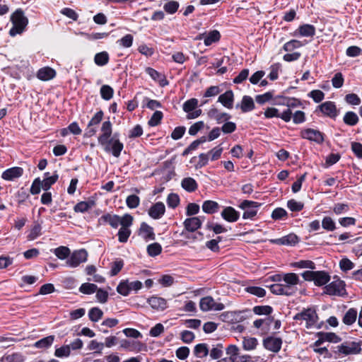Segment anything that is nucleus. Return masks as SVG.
<instances>
[{
  "instance_id": "34",
  "label": "nucleus",
  "mask_w": 362,
  "mask_h": 362,
  "mask_svg": "<svg viewBox=\"0 0 362 362\" xmlns=\"http://www.w3.org/2000/svg\"><path fill=\"white\" fill-rule=\"evenodd\" d=\"M255 104L253 99L247 95H245L242 100L241 110L243 112H249L253 110Z\"/></svg>"
},
{
  "instance_id": "40",
  "label": "nucleus",
  "mask_w": 362,
  "mask_h": 362,
  "mask_svg": "<svg viewBox=\"0 0 362 362\" xmlns=\"http://www.w3.org/2000/svg\"><path fill=\"white\" fill-rule=\"evenodd\" d=\"M220 33L217 30L211 31L204 38V44L206 46L211 45L214 42H216L220 39Z\"/></svg>"
},
{
  "instance_id": "7",
  "label": "nucleus",
  "mask_w": 362,
  "mask_h": 362,
  "mask_svg": "<svg viewBox=\"0 0 362 362\" xmlns=\"http://www.w3.org/2000/svg\"><path fill=\"white\" fill-rule=\"evenodd\" d=\"M88 258V252L86 250L81 249L74 251L69 259L66 261V264L70 267H77L81 263L86 262Z\"/></svg>"
},
{
  "instance_id": "28",
  "label": "nucleus",
  "mask_w": 362,
  "mask_h": 362,
  "mask_svg": "<svg viewBox=\"0 0 362 362\" xmlns=\"http://www.w3.org/2000/svg\"><path fill=\"white\" fill-rule=\"evenodd\" d=\"M357 315L358 313L356 309H349L343 317V322L347 325H352L356 320Z\"/></svg>"
},
{
  "instance_id": "53",
  "label": "nucleus",
  "mask_w": 362,
  "mask_h": 362,
  "mask_svg": "<svg viewBox=\"0 0 362 362\" xmlns=\"http://www.w3.org/2000/svg\"><path fill=\"white\" fill-rule=\"evenodd\" d=\"M41 226L38 223H35L30 230L28 239L29 240H33L41 235Z\"/></svg>"
},
{
  "instance_id": "9",
  "label": "nucleus",
  "mask_w": 362,
  "mask_h": 362,
  "mask_svg": "<svg viewBox=\"0 0 362 362\" xmlns=\"http://www.w3.org/2000/svg\"><path fill=\"white\" fill-rule=\"evenodd\" d=\"M259 206V204L255 202L248 200L243 201L240 205V207L245 211L243 218L245 219L252 218L256 216L257 213L256 208Z\"/></svg>"
},
{
  "instance_id": "24",
  "label": "nucleus",
  "mask_w": 362,
  "mask_h": 362,
  "mask_svg": "<svg viewBox=\"0 0 362 362\" xmlns=\"http://www.w3.org/2000/svg\"><path fill=\"white\" fill-rule=\"evenodd\" d=\"M57 179L58 175L56 173L52 176H49V173H45V178L41 181L42 189L45 191L48 190L57 182Z\"/></svg>"
},
{
  "instance_id": "61",
  "label": "nucleus",
  "mask_w": 362,
  "mask_h": 362,
  "mask_svg": "<svg viewBox=\"0 0 362 362\" xmlns=\"http://www.w3.org/2000/svg\"><path fill=\"white\" fill-rule=\"evenodd\" d=\"M163 117V113L160 111H156L151 119H149L148 124L151 127H155L157 126L162 119Z\"/></svg>"
},
{
  "instance_id": "35",
  "label": "nucleus",
  "mask_w": 362,
  "mask_h": 362,
  "mask_svg": "<svg viewBox=\"0 0 362 362\" xmlns=\"http://www.w3.org/2000/svg\"><path fill=\"white\" fill-rule=\"evenodd\" d=\"M298 30L301 35L305 37H312L315 34V27L309 24H305L300 26Z\"/></svg>"
},
{
  "instance_id": "49",
  "label": "nucleus",
  "mask_w": 362,
  "mask_h": 362,
  "mask_svg": "<svg viewBox=\"0 0 362 362\" xmlns=\"http://www.w3.org/2000/svg\"><path fill=\"white\" fill-rule=\"evenodd\" d=\"M93 202H81L74 206L76 212H86L93 206Z\"/></svg>"
},
{
  "instance_id": "22",
  "label": "nucleus",
  "mask_w": 362,
  "mask_h": 362,
  "mask_svg": "<svg viewBox=\"0 0 362 362\" xmlns=\"http://www.w3.org/2000/svg\"><path fill=\"white\" fill-rule=\"evenodd\" d=\"M101 131L103 134L98 137L99 144L106 143L112 134V124L110 121H105L103 123Z\"/></svg>"
},
{
  "instance_id": "15",
  "label": "nucleus",
  "mask_w": 362,
  "mask_h": 362,
  "mask_svg": "<svg viewBox=\"0 0 362 362\" xmlns=\"http://www.w3.org/2000/svg\"><path fill=\"white\" fill-rule=\"evenodd\" d=\"M272 243L283 245H295L298 243V238L293 233H290L281 238L273 239L270 240Z\"/></svg>"
},
{
  "instance_id": "64",
  "label": "nucleus",
  "mask_w": 362,
  "mask_h": 362,
  "mask_svg": "<svg viewBox=\"0 0 362 362\" xmlns=\"http://www.w3.org/2000/svg\"><path fill=\"white\" fill-rule=\"evenodd\" d=\"M332 83L335 88H341L344 83V77L342 74L340 72L335 74L332 79Z\"/></svg>"
},
{
  "instance_id": "12",
  "label": "nucleus",
  "mask_w": 362,
  "mask_h": 362,
  "mask_svg": "<svg viewBox=\"0 0 362 362\" xmlns=\"http://www.w3.org/2000/svg\"><path fill=\"white\" fill-rule=\"evenodd\" d=\"M303 138L315 141L317 144H322L324 141L322 133L318 130L307 129L301 132Z\"/></svg>"
},
{
  "instance_id": "23",
  "label": "nucleus",
  "mask_w": 362,
  "mask_h": 362,
  "mask_svg": "<svg viewBox=\"0 0 362 362\" xmlns=\"http://www.w3.org/2000/svg\"><path fill=\"white\" fill-rule=\"evenodd\" d=\"M55 71L53 69L45 67L38 71L37 76L40 80L48 81L53 78L55 76Z\"/></svg>"
},
{
  "instance_id": "38",
  "label": "nucleus",
  "mask_w": 362,
  "mask_h": 362,
  "mask_svg": "<svg viewBox=\"0 0 362 362\" xmlns=\"http://www.w3.org/2000/svg\"><path fill=\"white\" fill-rule=\"evenodd\" d=\"M283 281L285 284L294 286L298 284L299 278L295 273H288L284 275Z\"/></svg>"
},
{
  "instance_id": "37",
  "label": "nucleus",
  "mask_w": 362,
  "mask_h": 362,
  "mask_svg": "<svg viewBox=\"0 0 362 362\" xmlns=\"http://www.w3.org/2000/svg\"><path fill=\"white\" fill-rule=\"evenodd\" d=\"M109 55L106 52H101L95 55L94 62L98 66H104L108 63Z\"/></svg>"
},
{
  "instance_id": "13",
  "label": "nucleus",
  "mask_w": 362,
  "mask_h": 362,
  "mask_svg": "<svg viewBox=\"0 0 362 362\" xmlns=\"http://www.w3.org/2000/svg\"><path fill=\"white\" fill-rule=\"evenodd\" d=\"M318 108L323 114L331 118H335L337 116L338 112L334 102L326 101L319 105Z\"/></svg>"
},
{
  "instance_id": "20",
  "label": "nucleus",
  "mask_w": 362,
  "mask_h": 362,
  "mask_svg": "<svg viewBox=\"0 0 362 362\" xmlns=\"http://www.w3.org/2000/svg\"><path fill=\"white\" fill-rule=\"evenodd\" d=\"M221 216L228 222H235L239 218V213L233 207L227 206L222 211Z\"/></svg>"
},
{
  "instance_id": "36",
  "label": "nucleus",
  "mask_w": 362,
  "mask_h": 362,
  "mask_svg": "<svg viewBox=\"0 0 362 362\" xmlns=\"http://www.w3.org/2000/svg\"><path fill=\"white\" fill-rule=\"evenodd\" d=\"M54 255L60 259H65L71 255V250L65 246H60L54 250Z\"/></svg>"
},
{
  "instance_id": "44",
  "label": "nucleus",
  "mask_w": 362,
  "mask_h": 362,
  "mask_svg": "<svg viewBox=\"0 0 362 362\" xmlns=\"http://www.w3.org/2000/svg\"><path fill=\"white\" fill-rule=\"evenodd\" d=\"M358 121V117L354 112H347L344 117V122L348 125L354 126Z\"/></svg>"
},
{
  "instance_id": "32",
  "label": "nucleus",
  "mask_w": 362,
  "mask_h": 362,
  "mask_svg": "<svg viewBox=\"0 0 362 362\" xmlns=\"http://www.w3.org/2000/svg\"><path fill=\"white\" fill-rule=\"evenodd\" d=\"M258 344V341L255 337H243V347L245 351L254 350Z\"/></svg>"
},
{
  "instance_id": "29",
  "label": "nucleus",
  "mask_w": 362,
  "mask_h": 362,
  "mask_svg": "<svg viewBox=\"0 0 362 362\" xmlns=\"http://www.w3.org/2000/svg\"><path fill=\"white\" fill-rule=\"evenodd\" d=\"M105 222L109 223L112 228H116L120 223V216L118 215H112L107 214L101 217Z\"/></svg>"
},
{
  "instance_id": "10",
  "label": "nucleus",
  "mask_w": 362,
  "mask_h": 362,
  "mask_svg": "<svg viewBox=\"0 0 362 362\" xmlns=\"http://www.w3.org/2000/svg\"><path fill=\"white\" fill-rule=\"evenodd\" d=\"M282 339L279 337L270 336L263 339L264 347L274 353H277L280 351Z\"/></svg>"
},
{
  "instance_id": "62",
  "label": "nucleus",
  "mask_w": 362,
  "mask_h": 362,
  "mask_svg": "<svg viewBox=\"0 0 362 362\" xmlns=\"http://www.w3.org/2000/svg\"><path fill=\"white\" fill-rule=\"evenodd\" d=\"M133 42V36L130 34H127L124 35L122 38L117 40V43H118L120 46L123 47H130L132 45Z\"/></svg>"
},
{
  "instance_id": "55",
  "label": "nucleus",
  "mask_w": 362,
  "mask_h": 362,
  "mask_svg": "<svg viewBox=\"0 0 362 362\" xmlns=\"http://www.w3.org/2000/svg\"><path fill=\"white\" fill-rule=\"evenodd\" d=\"M322 226L324 229L329 231H333L336 228L335 223L332 218L329 216H326L322 219Z\"/></svg>"
},
{
  "instance_id": "2",
  "label": "nucleus",
  "mask_w": 362,
  "mask_h": 362,
  "mask_svg": "<svg viewBox=\"0 0 362 362\" xmlns=\"http://www.w3.org/2000/svg\"><path fill=\"white\" fill-rule=\"evenodd\" d=\"M361 342L356 341H346L338 345L334 351L339 356L355 355L361 351Z\"/></svg>"
},
{
  "instance_id": "39",
  "label": "nucleus",
  "mask_w": 362,
  "mask_h": 362,
  "mask_svg": "<svg viewBox=\"0 0 362 362\" xmlns=\"http://www.w3.org/2000/svg\"><path fill=\"white\" fill-rule=\"evenodd\" d=\"M303 45L300 41L297 40H291L284 44L283 49L287 52H292L295 49L300 47Z\"/></svg>"
},
{
  "instance_id": "50",
  "label": "nucleus",
  "mask_w": 362,
  "mask_h": 362,
  "mask_svg": "<svg viewBox=\"0 0 362 362\" xmlns=\"http://www.w3.org/2000/svg\"><path fill=\"white\" fill-rule=\"evenodd\" d=\"M126 203L129 208L135 209L139 205L140 199L138 196L132 194L127 197Z\"/></svg>"
},
{
  "instance_id": "27",
  "label": "nucleus",
  "mask_w": 362,
  "mask_h": 362,
  "mask_svg": "<svg viewBox=\"0 0 362 362\" xmlns=\"http://www.w3.org/2000/svg\"><path fill=\"white\" fill-rule=\"evenodd\" d=\"M181 185L187 192H194L197 189V183L192 177H186L182 180Z\"/></svg>"
},
{
  "instance_id": "57",
  "label": "nucleus",
  "mask_w": 362,
  "mask_h": 362,
  "mask_svg": "<svg viewBox=\"0 0 362 362\" xmlns=\"http://www.w3.org/2000/svg\"><path fill=\"white\" fill-rule=\"evenodd\" d=\"M178 8H179V3L175 1H170L168 3H166L163 6L164 10L167 13H170V14L175 13L177 11Z\"/></svg>"
},
{
  "instance_id": "60",
  "label": "nucleus",
  "mask_w": 362,
  "mask_h": 362,
  "mask_svg": "<svg viewBox=\"0 0 362 362\" xmlns=\"http://www.w3.org/2000/svg\"><path fill=\"white\" fill-rule=\"evenodd\" d=\"M180 203V198L177 194L171 193L168 195L167 199V204L170 208H175Z\"/></svg>"
},
{
  "instance_id": "4",
  "label": "nucleus",
  "mask_w": 362,
  "mask_h": 362,
  "mask_svg": "<svg viewBox=\"0 0 362 362\" xmlns=\"http://www.w3.org/2000/svg\"><path fill=\"white\" fill-rule=\"evenodd\" d=\"M100 144L104 147L105 151H111L116 158L119 156L124 147L123 144L119 141L117 134H115L111 139H106V143Z\"/></svg>"
},
{
  "instance_id": "41",
  "label": "nucleus",
  "mask_w": 362,
  "mask_h": 362,
  "mask_svg": "<svg viewBox=\"0 0 362 362\" xmlns=\"http://www.w3.org/2000/svg\"><path fill=\"white\" fill-rule=\"evenodd\" d=\"M162 252V247L158 243L150 244L147 246V252L151 257H156Z\"/></svg>"
},
{
  "instance_id": "17",
  "label": "nucleus",
  "mask_w": 362,
  "mask_h": 362,
  "mask_svg": "<svg viewBox=\"0 0 362 362\" xmlns=\"http://www.w3.org/2000/svg\"><path fill=\"white\" fill-rule=\"evenodd\" d=\"M165 211V207L163 202H157L153 204L148 210V215L154 218H160Z\"/></svg>"
},
{
  "instance_id": "42",
  "label": "nucleus",
  "mask_w": 362,
  "mask_h": 362,
  "mask_svg": "<svg viewBox=\"0 0 362 362\" xmlns=\"http://www.w3.org/2000/svg\"><path fill=\"white\" fill-rule=\"evenodd\" d=\"M103 315V312L98 308H93L88 312V317L92 322H98Z\"/></svg>"
},
{
  "instance_id": "31",
  "label": "nucleus",
  "mask_w": 362,
  "mask_h": 362,
  "mask_svg": "<svg viewBox=\"0 0 362 362\" xmlns=\"http://www.w3.org/2000/svg\"><path fill=\"white\" fill-rule=\"evenodd\" d=\"M54 340V337L53 335H50L36 341L34 344V346L37 349H46L49 347L52 344Z\"/></svg>"
},
{
  "instance_id": "45",
  "label": "nucleus",
  "mask_w": 362,
  "mask_h": 362,
  "mask_svg": "<svg viewBox=\"0 0 362 362\" xmlns=\"http://www.w3.org/2000/svg\"><path fill=\"white\" fill-rule=\"evenodd\" d=\"M97 289L98 286L95 284L90 283H84L79 288V291L85 294L93 293Z\"/></svg>"
},
{
  "instance_id": "30",
  "label": "nucleus",
  "mask_w": 362,
  "mask_h": 362,
  "mask_svg": "<svg viewBox=\"0 0 362 362\" xmlns=\"http://www.w3.org/2000/svg\"><path fill=\"white\" fill-rule=\"evenodd\" d=\"M273 320V318H265V319H259L255 320L253 322L254 327L259 329L262 328V330L264 332V333H266L269 327L271 325L272 321Z\"/></svg>"
},
{
  "instance_id": "43",
  "label": "nucleus",
  "mask_w": 362,
  "mask_h": 362,
  "mask_svg": "<svg viewBox=\"0 0 362 362\" xmlns=\"http://www.w3.org/2000/svg\"><path fill=\"white\" fill-rule=\"evenodd\" d=\"M114 90L108 85H103L100 88V95L103 99L105 100H110L113 96Z\"/></svg>"
},
{
  "instance_id": "8",
  "label": "nucleus",
  "mask_w": 362,
  "mask_h": 362,
  "mask_svg": "<svg viewBox=\"0 0 362 362\" xmlns=\"http://www.w3.org/2000/svg\"><path fill=\"white\" fill-rule=\"evenodd\" d=\"M290 105L288 106V107L284 110L281 113L279 112V110L277 108L275 107H268L265 112L264 115L267 118H272L274 117H280L284 121L288 122L291 120L293 113L289 107Z\"/></svg>"
},
{
  "instance_id": "63",
  "label": "nucleus",
  "mask_w": 362,
  "mask_h": 362,
  "mask_svg": "<svg viewBox=\"0 0 362 362\" xmlns=\"http://www.w3.org/2000/svg\"><path fill=\"white\" fill-rule=\"evenodd\" d=\"M124 265V262L122 259L117 260L112 264V267L110 270V275L112 276L117 275L122 269Z\"/></svg>"
},
{
  "instance_id": "46",
  "label": "nucleus",
  "mask_w": 362,
  "mask_h": 362,
  "mask_svg": "<svg viewBox=\"0 0 362 362\" xmlns=\"http://www.w3.org/2000/svg\"><path fill=\"white\" fill-rule=\"evenodd\" d=\"M142 344L139 341L133 342L132 344L127 340L122 341L121 342V347L125 348V349H129L130 350H136V351H141V348L142 346Z\"/></svg>"
},
{
  "instance_id": "52",
  "label": "nucleus",
  "mask_w": 362,
  "mask_h": 362,
  "mask_svg": "<svg viewBox=\"0 0 362 362\" xmlns=\"http://www.w3.org/2000/svg\"><path fill=\"white\" fill-rule=\"evenodd\" d=\"M131 235L129 228L121 227L118 231V239L120 243H126Z\"/></svg>"
},
{
  "instance_id": "21",
  "label": "nucleus",
  "mask_w": 362,
  "mask_h": 362,
  "mask_svg": "<svg viewBox=\"0 0 362 362\" xmlns=\"http://www.w3.org/2000/svg\"><path fill=\"white\" fill-rule=\"evenodd\" d=\"M23 170L20 167H14L5 170L2 174V178L6 180H12L23 175Z\"/></svg>"
},
{
  "instance_id": "33",
  "label": "nucleus",
  "mask_w": 362,
  "mask_h": 362,
  "mask_svg": "<svg viewBox=\"0 0 362 362\" xmlns=\"http://www.w3.org/2000/svg\"><path fill=\"white\" fill-rule=\"evenodd\" d=\"M214 301V298L211 296L202 298L199 303L200 309L204 312L212 310Z\"/></svg>"
},
{
  "instance_id": "54",
  "label": "nucleus",
  "mask_w": 362,
  "mask_h": 362,
  "mask_svg": "<svg viewBox=\"0 0 362 362\" xmlns=\"http://www.w3.org/2000/svg\"><path fill=\"white\" fill-rule=\"evenodd\" d=\"M245 291L252 295L258 297H263L266 294V291L263 288L257 286H249L245 288Z\"/></svg>"
},
{
  "instance_id": "14",
  "label": "nucleus",
  "mask_w": 362,
  "mask_h": 362,
  "mask_svg": "<svg viewBox=\"0 0 362 362\" xmlns=\"http://www.w3.org/2000/svg\"><path fill=\"white\" fill-rule=\"evenodd\" d=\"M204 217H192L185 219L184 226L185 229L189 232H194L199 228L202 226Z\"/></svg>"
},
{
  "instance_id": "25",
  "label": "nucleus",
  "mask_w": 362,
  "mask_h": 362,
  "mask_svg": "<svg viewBox=\"0 0 362 362\" xmlns=\"http://www.w3.org/2000/svg\"><path fill=\"white\" fill-rule=\"evenodd\" d=\"M209 352L208 345L202 343L194 346V354L197 358H202L208 356Z\"/></svg>"
},
{
  "instance_id": "26",
  "label": "nucleus",
  "mask_w": 362,
  "mask_h": 362,
  "mask_svg": "<svg viewBox=\"0 0 362 362\" xmlns=\"http://www.w3.org/2000/svg\"><path fill=\"white\" fill-rule=\"evenodd\" d=\"M219 209V204L214 201L207 200L204 202L202 204V210L209 214L216 212Z\"/></svg>"
},
{
  "instance_id": "58",
  "label": "nucleus",
  "mask_w": 362,
  "mask_h": 362,
  "mask_svg": "<svg viewBox=\"0 0 362 362\" xmlns=\"http://www.w3.org/2000/svg\"><path fill=\"white\" fill-rule=\"evenodd\" d=\"M198 100L196 98H192L188 100H187L183 104V110L186 112H189L192 110H194L196 107L197 106Z\"/></svg>"
},
{
  "instance_id": "59",
  "label": "nucleus",
  "mask_w": 362,
  "mask_h": 362,
  "mask_svg": "<svg viewBox=\"0 0 362 362\" xmlns=\"http://www.w3.org/2000/svg\"><path fill=\"white\" fill-rule=\"evenodd\" d=\"M2 361H5L6 362H23L24 357L21 354L15 353L4 356Z\"/></svg>"
},
{
  "instance_id": "6",
  "label": "nucleus",
  "mask_w": 362,
  "mask_h": 362,
  "mask_svg": "<svg viewBox=\"0 0 362 362\" xmlns=\"http://www.w3.org/2000/svg\"><path fill=\"white\" fill-rule=\"evenodd\" d=\"M325 293L331 296H342L346 293L345 284L343 281L337 279L325 287Z\"/></svg>"
},
{
  "instance_id": "5",
  "label": "nucleus",
  "mask_w": 362,
  "mask_h": 362,
  "mask_svg": "<svg viewBox=\"0 0 362 362\" xmlns=\"http://www.w3.org/2000/svg\"><path fill=\"white\" fill-rule=\"evenodd\" d=\"M317 313L313 308L304 309L293 317V319L296 320L305 321L307 327L315 325L317 323Z\"/></svg>"
},
{
  "instance_id": "18",
  "label": "nucleus",
  "mask_w": 362,
  "mask_h": 362,
  "mask_svg": "<svg viewBox=\"0 0 362 362\" xmlns=\"http://www.w3.org/2000/svg\"><path fill=\"white\" fill-rule=\"evenodd\" d=\"M147 302L155 310H163L167 308L166 300L160 297L152 296L148 298Z\"/></svg>"
},
{
  "instance_id": "47",
  "label": "nucleus",
  "mask_w": 362,
  "mask_h": 362,
  "mask_svg": "<svg viewBox=\"0 0 362 362\" xmlns=\"http://www.w3.org/2000/svg\"><path fill=\"white\" fill-rule=\"evenodd\" d=\"M223 346L221 344H218L216 346L213 347L210 353L209 352L212 359H219L223 356Z\"/></svg>"
},
{
  "instance_id": "19",
  "label": "nucleus",
  "mask_w": 362,
  "mask_h": 362,
  "mask_svg": "<svg viewBox=\"0 0 362 362\" xmlns=\"http://www.w3.org/2000/svg\"><path fill=\"white\" fill-rule=\"evenodd\" d=\"M234 95L232 90H227L219 95L218 102L221 103L224 107L231 109L233 105Z\"/></svg>"
},
{
  "instance_id": "48",
  "label": "nucleus",
  "mask_w": 362,
  "mask_h": 362,
  "mask_svg": "<svg viewBox=\"0 0 362 362\" xmlns=\"http://www.w3.org/2000/svg\"><path fill=\"white\" fill-rule=\"evenodd\" d=\"M272 311L273 309L269 305H257L253 308V312L256 315H269Z\"/></svg>"
},
{
  "instance_id": "56",
  "label": "nucleus",
  "mask_w": 362,
  "mask_h": 362,
  "mask_svg": "<svg viewBox=\"0 0 362 362\" xmlns=\"http://www.w3.org/2000/svg\"><path fill=\"white\" fill-rule=\"evenodd\" d=\"M104 348V344L97 341L96 340L90 341L88 349L90 351H94L95 353L101 354Z\"/></svg>"
},
{
  "instance_id": "11",
  "label": "nucleus",
  "mask_w": 362,
  "mask_h": 362,
  "mask_svg": "<svg viewBox=\"0 0 362 362\" xmlns=\"http://www.w3.org/2000/svg\"><path fill=\"white\" fill-rule=\"evenodd\" d=\"M318 339L315 342L314 346H320L323 342H339L341 339L333 332H320L317 333Z\"/></svg>"
},
{
  "instance_id": "3",
  "label": "nucleus",
  "mask_w": 362,
  "mask_h": 362,
  "mask_svg": "<svg viewBox=\"0 0 362 362\" xmlns=\"http://www.w3.org/2000/svg\"><path fill=\"white\" fill-rule=\"evenodd\" d=\"M302 276L305 281H314L318 286L325 285L330 280L329 275L325 271H305Z\"/></svg>"
},
{
  "instance_id": "51",
  "label": "nucleus",
  "mask_w": 362,
  "mask_h": 362,
  "mask_svg": "<svg viewBox=\"0 0 362 362\" xmlns=\"http://www.w3.org/2000/svg\"><path fill=\"white\" fill-rule=\"evenodd\" d=\"M117 291L119 294L127 296L130 292L129 281L126 280V281L120 282L119 284L117 287Z\"/></svg>"
},
{
  "instance_id": "1",
  "label": "nucleus",
  "mask_w": 362,
  "mask_h": 362,
  "mask_svg": "<svg viewBox=\"0 0 362 362\" xmlns=\"http://www.w3.org/2000/svg\"><path fill=\"white\" fill-rule=\"evenodd\" d=\"M11 21L13 23V27L9 31L11 36L22 33L28 23V19L25 16L23 10L20 8L12 13Z\"/></svg>"
},
{
  "instance_id": "16",
  "label": "nucleus",
  "mask_w": 362,
  "mask_h": 362,
  "mask_svg": "<svg viewBox=\"0 0 362 362\" xmlns=\"http://www.w3.org/2000/svg\"><path fill=\"white\" fill-rule=\"evenodd\" d=\"M139 235L143 238L146 241L155 240V233L153 228L145 222L141 224L139 230Z\"/></svg>"
}]
</instances>
